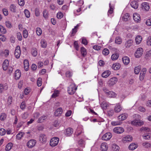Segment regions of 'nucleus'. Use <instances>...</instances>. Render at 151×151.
<instances>
[{
    "label": "nucleus",
    "instance_id": "nucleus-1",
    "mask_svg": "<svg viewBox=\"0 0 151 151\" xmlns=\"http://www.w3.org/2000/svg\"><path fill=\"white\" fill-rule=\"evenodd\" d=\"M77 89L75 84H71L68 87V92L70 94H73L74 93Z\"/></svg>",
    "mask_w": 151,
    "mask_h": 151
},
{
    "label": "nucleus",
    "instance_id": "nucleus-2",
    "mask_svg": "<svg viewBox=\"0 0 151 151\" xmlns=\"http://www.w3.org/2000/svg\"><path fill=\"white\" fill-rule=\"evenodd\" d=\"M59 139L58 137L52 138L50 140V144L52 147H54L57 145L58 143Z\"/></svg>",
    "mask_w": 151,
    "mask_h": 151
},
{
    "label": "nucleus",
    "instance_id": "nucleus-3",
    "mask_svg": "<svg viewBox=\"0 0 151 151\" xmlns=\"http://www.w3.org/2000/svg\"><path fill=\"white\" fill-rule=\"evenodd\" d=\"M132 124L136 126H141L144 124V122L142 120L139 119H136L131 122Z\"/></svg>",
    "mask_w": 151,
    "mask_h": 151
},
{
    "label": "nucleus",
    "instance_id": "nucleus-4",
    "mask_svg": "<svg viewBox=\"0 0 151 151\" xmlns=\"http://www.w3.org/2000/svg\"><path fill=\"white\" fill-rule=\"evenodd\" d=\"M143 49L142 48H139L137 49L135 54V55L136 58H139L142 55Z\"/></svg>",
    "mask_w": 151,
    "mask_h": 151
},
{
    "label": "nucleus",
    "instance_id": "nucleus-5",
    "mask_svg": "<svg viewBox=\"0 0 151 151\" xmlns=\"http://www.w3.org/2000/svg\"><path fill=\"white\" fill-rule=\"evenodd\" d=\"M21 52L20 46H17L14 52V55L16 58H19Z\"/></svg>",
    "mask_w": 151,
    "mask_h": 151
},
{
    "label": "nucleus",
    "instance_id": "nucleus-6",
    "mask_svg": "<svg viewBox=\"0 0 151 151\" xmlns=\"http://www.w3.org/2000/svg\"><path fill=\"white\" fill-rule=\"evenodd\" d=\"M113 131L114 132L117 134H121L124 131V129L123 128L120 127H117L114 128Z\"/></svg>",
    "mask_w": 151,
    "mask_h": 151
},
{
    "label": "nucleus",
    "instance_id": "nucleus-7",
    "mask_svg": "<svg viewBox=\"0 0 151 151\" xmlns=\"http://www.w3.org/2000/svg\"><path fill=\"white\" fill-rule=\"evenodd\" d=\"M36 141L34 139L29 140L27 143V146L30 148L33 147L36 144Z\"/></svg>",
    "mask_w": 151,
    "mask_h": 151
},
{
    "label": "nucleus",
    "instance_id": "nucleus-8",
    "mask_svg": "<svg viewBox=\"0 0 151 151\" xmlns=\"http://www.w3.org/2000/svg\"><path fill=\"white\" fill-rule=\"evenodd\" d=\"M39 141L42 143H45L47 141V137L46 135L44 134H40L39 137Z\"/></svg>",
    "mask_w": 151,
    "mask_h": 151
},
{
    "label": "nucleus",
    "instance_id": "nucleus-9",
    "mask_svg": "<svg viewBox=\"0 0 151 151\" xmlns=\"http://www.w3.org/2000/svg\"><path fill=\"white\" fill-rule=\"evenodd\" d=\"M111 137V134L110 132H107L102 136V139L103 140H109Z\"/></svg>",
    "mask_w": 151,
    "mask_h": 151
},
{
    "label": "nucleus",
    "instance_id": "nucleus-10",
    "mask_svg": "<svg viewBox=\"0 0 151 151\" xmlns=\"http://www.w3.org/2000/svg\"><path fill=\"white\" fill-rule=\"evenodd\" d=\"M141 8L143 11H148L150 9L149 4L147 3H143L141 5Z\"/></svg>",
    "mask_w": 151,
    "mask_h": 151
},
{
    "label": "nucleus",
    "instance_id": "nucleus-11",
    "mask_svg": "<svg viewBox=\"0 0 151 151\" xmlns=\"http://www.w3.org/2000/svg\"><path fill=\"white\" fill-rule=\"evenodd\" d=\"M132 137L130 135H127L124 137L122 139V141L124 143L130 142L132 140Z\"/></svg>",
    "mask_w": 151,
    "mask_h": 151
},
{
    "label": "nucleus",
    "instance_id": "nucleus-12",
    "mask_svg": "<svg viewBox=\"0 0 151 151\" xmlns=\"http://www.w3.org/2000/svg\"><path fill=\"white\" fill-rule=\"evenodd\" d=\"M117 81V78L116 77H113L111 78L108 81V84L112 86L116 83Z\"/></svg>",
    "mask_w": 151,
    "mask_h": 151
},
{
    "label": "nucleus",
    "instance_id": "nucleus-13",
    "mask_svg": "<svg viewBox=\"0 0 151 151\" xmlns=\"http://www.w3.org/2000/svg\"><path fill=\"white\" fill-rule=\"evenodd\" d=\"M133 18L134 20L136 22H139L140 21V16L139 14L137 13H134L133 14Z\"/></svg>",
    "mask_w": 151,
    "mask_h": 151
},
{
    "label": "nucleus",
    "instance_id": "nucleus-14",
    "mask_svg": "<svg viewBox=\"0 0 151 151\" xmlns=\"http://www.w3.org/2000/svg\"><path fill=\"white\" fill-rule=\"evenodd\" d=\"M133 44V41L132 40L129 39L127 40L125 44V46L126 48H129L132 46Z\"/></svg>",
    "mask_w": 151,
    "mask_h": 151
},
{
    "label": "nucleus",
    "instance_id": "nucleus-15",
    "mask_svg": "<svg viewBox=\"0 0 151 151\" xmlns=\"http://www.w3.org/2000/svg\"><path fill=\"white\" fill-rule=\"evenodd\" d=\"M122 61L124 64L127 65L129 64L130 62V59L127 56H124L122 58Z\"/></svg>",
    "mask_w": 151,
    "mask_h": 151
},
{
    "label": "nucleus",
    "instance_id": "nucleus-16",
    "mask_svg": "<svg viewBox=\"0 0 151 151\" xmlns=\"http://www.w3.org/2000/svg\"><path fill=\"white\" fill-rule=\"evenodd\" d=\"M9 61L7 60H5L3 63V68L4 70H6L8 68Z\"/></svg>",
    "mask_w": 151,
    "mask_h": 151
},
{
    "label": "nucleus",
    "instance_id": "nucleus-17",
    "mask_svg": "<svg viewBox=\"0 0 151 151\" xmlns=\"http://www.w3.org/2000/svg\"><path fill=\"white\" fill-rule=\"evenodd\" d=\"M127 114L124 113L123 114L118 116V120L119 121H123L127 118Z\"/></svg>",
    "mask_w": 151,
    "mask_h": 151
},
{
    "label": "nucleus",
    "instance_id": "nucleus-18",
    "mask_svg": "<svg viewBox=\"0 0 151 151\" xmlns=\"http://www.w3.org/2000/svg\"><path fill=\"white\" fill-rule=\"evenodd\" d=\"M73 133V129L70 128H68L66 129L65 134L67 136L71 135Z\"/></svg>",
    "mask_w": 151,
    "mask_h": 151
},
{
    "label": "nucleus",
    "instance_id": "nucleus-19",
    "mask_svg": "<svg viewBox=\"0 0 151 151\" xmlns=\"http://www.w3.org/2000/svg\"><path fill=\"white\" fill-rule=\"evenodd\" d=\"M122 109V108L119 104H117L114 108V111L115 112L118 113Z\"/></svg>",
    "mask_w": 151,
    "mask_h": 151
},
{
    "label": "nucleus",
    "instance_id": "nucleus-20",
    "mask_svg": "<svg viewBox=\"0 0 151 151\" xmlns=\"http://www.w3.org/2000/svg\"><path fill=\"white\" fill-rule=\"evenodd\" d=\"M62 108H59L54 113V114L55 116H58L62 113Z\"/></svg>",
    "mask_w": 151,
    "mask_h": 151
},
{
    "label": "nucleus",
    "instance_id": "nucleus-21",
    "mask_svg": "<svg viewBox=\"0 0 151 151\" xmlns=\"http://www.w3.org/2000/svg\"><path fill=\"white\" fill-rule=\"evenodd\" d=\"M21 76V73L20 70H17L15 72L14 77L15 79H19Z\"/></svg>",
    "mask_w": 151,
    "mask_h": 151
},
{
    "label": "nucleus",
    "instance_id": "nucleus-22",
    "mask_svg": "<svg viewBox=\"0 0 151 151\" xmlns=\"http://www.w3.org/2000/svg\"><path fill=\"white\" fill-rule=\"evenodd\" d=\"M24 68L26 71L28 70L29 68V63L28 61L27 60H25L24 61Z\"/></svg>",
    "mask_w": 151,
    "mask_h": 151
},
{
    "label": "nucleus",
    "instance_id": "nucleus-23",
    "mask_svg": "<svg viewBox=\"0 0 151 151\" xmlns=\"http://www.w3.org/2000/svg\"><path fill=\"white\" fill-rule=\"evenodd\" d=\"M121 65L119 63H116L113 65L112 68L115 70H117L119 69Z\"/></svg>",
    "mask_w": 151,
    "mask_h": 151
},
{
    "label": "nucleus",
    "instance_id": "nucleus-24",
    "mask_svg": "<svg viewBox=\"0 0 151 151\" xmlns=\"http://www.w3.org/2000/svg\"><path fill=\"white\" fill-rule=\"evenodd\" d=\"M101 150L102 151H106L108 148L107 144L105 143H103L101 145Z\"/></svg>",
    "mask_w": 151,
    "mask_h": 151
},
{
    "label": "nucleus",
    "instance_id": "nucleus-25",
    "mask_svg": "<svg viewBox=\"0 0 151 151\" xmlns=\"http://www.w3.org/2000/svg\"><path fill=\"white\" fill-rule=\"evenodd\" d=\"M111 73V72L109 70L105 71L102 73V76L105 78H107L110 75Z\"/></svg>",
    "mask_w": 151,
    "mask_h": 151
},
{
    "label": "nucleus",
    "instance_id": "nucleus-26",
    "mask_svg": "<svg viewBox=\"0 0 151 151\" xmlns=\"http://www.w3.org/2000/svg\"><path fill=\"white\" fill-rule=\"evenodd\" d=\"M130 4L131 6L134 9H137L138 7V4L136 1H134L132 2Z\"/></svg>",
    "mask_w": 151,
    "mask_h": 151
},
{
    "label": "nucleus",
    "instance_id": "nucleus-27",
    "mask_svg": "<svg viewBox=\"0 0 151 151\" xmlns=\"http://www.w3.org/2000/svg\"><path fill=\"white\" fill-rule=\"evenodd\" d=\"M137 147V145L134 143H132L130 144L129 147V149L131 150H134Z\"/></svg>",
    "mask_w": 151,
    "mask_h": 151
},
{
    "label": "nucleus",
    "instance_id": "nucleus-28",
    "mask_svg": "<svg viewBox=\"0 0 151 151\" xmlns=\"http://www.w3.org/2000/svg\"><path fill=\"white\" fill-rule=\"evenodd\" d=\"M142 37L140 36H137L135 38L136 42L137 44H139L141 42Z\"/></svg>",
    "mask_w": 151,
    "mask_h": 151
},
{
    "label": "nucleus",
    "instance_id": "nucleus-29",
    "mask_svg": "<svg viewBox=\"0 0 151 151\" xmlns=\"http://www.w3.org/2000/svg\"><path fill=\"white\" fill-rule=\"evenodd\" d=\"M79 25L78 24L76 26H75L74 28L73 29H72V31L71 32V36H74V35L76 33V32H77V29L79 27Z\"/></svg>",
    "mask_w": 151,
    "mask_h": 151
},
{
    "label": "nucleus",
    "instance_id": "nucleus-30",
    "mask_svg": "<svg viewBox=\"0 0 151 151\" xmlns=\"http://www.w3.org/2000/svg\"><path fill=\"white\" fill-rule=\"evenodd\" d=\"M9 9L10 11L13 12H16V6L13 4H12L10 6Z\"/></svg>",
    "mask_w": 151,
    "mask_h": 151
},
{
    "label": "nucleus",
    "instance_id": "nucleus-31",
    "mask_svg": "<svg viewBox=\"0 0 151 151\" xmlns=\"http://www.w3.org/2000/svg\"><path fill=\"white\" fill-rule=\"evenodd\" d=\"M47 118V117L46 116H42L40 117L38 119L37 122L38 123L42 122Z\"/></svg>",
    "mask_w": 151,
    "mask_h": 151
},
{
    "label": "nucleus",
    "instance_id": "nucleus-32",
    "mask_svg": "<svg viewBox=\"0 0 151 151\" xmlns=\"http://www.w3.org/2000/svg\"><path fill=\"white\" fill-rule=\"evenodd\" d=\"M81 52L82 55L84 57L86 54V50L83 47H82L81 49Z\"/></svg>",
    "mask_w": 151,
    "mask_h": 151
},
{
    "label": "nucleus",
    "instance_id": "nucleus-33",
    "mask_svg": "<svg viewBox=\"0 0 151 151\" xmlns=\"http://www.w3.org/2000/svg\"><path fill=\"white\" fill-rule=\"evenodd\" d=\"M140 131L141 132H147L150 131V129L149 128L147 127H142L140 129Z\"/></svg>",
    "mask_w": 151,
    "mask_h": 151
},
{
    "label": "nucleus",
    "instance_id": "nucleus-34",
    "mask_svg": "<svg viewBox=\"0 0 151 151\" xmlns=\"http://www.w3.org/2000/svg\"><path fill=\"white\" fill-rule=\"evenodd\" d=\"M141 67L140 66L136 67L134 69V72L136 74H138L140 71Z\"/></svg>",
    "mask_w": 151,
    "mask_h": 151
},
{
    "label": "nucleus",
    "instance_id": "nucleus-35",
    "mask_svg": "<svg viewBox=\"0 0 151 151\" xmlns=\"http://www.w3.org/2000/svg\"><path fill=\"white\" fill-rule=\"evenodd\" d=\"M13 146V144L12 143H9L7 144L5 150L6 151L10 150Z\"/></svg>",
    "mask_w": 151,
    "mask_h": 151
},
{
    "label": "nucleus",
    "instance_id": "nucleus-36",
    "mask_svg": "<svg viewBox=\"0 0 151 151\" xmlns=\"http://www.w3.org/2000/svg\"><path fill=\"white\" fill-rule=\"evenodd\" d=\"M129 17V14L127 13H126L122 17V19L124 21H127L128 20Z\"/></svg>",
    "mask_w": 151,
    "mask_h": 151
},
{
    "label": "nucleus",
    "instance_id": "nucleus-37",
    "mask_svg": "<svg viewBox=\"0 0 151 151\" xmlns=\"http://www.w3.org/2000/svg\"><path fill=\"white\" fill-rule=\"evenodd\" d=\"M24 133L23 132H21L18 133L16 136V138L19 140L20 139L23 137Z\"/></svg>",
    "mask_w": 151,
    "mask_h": 151
},
{
    "label": "nucleus",
    "instance_id": "nucleus-38",
    "mask_svg": "<svg viewBox=\"0 0 151 151\" xmlns=\"http://www.w3.org/2000/svg\"><path fill=\"white\" fill-rule=\"evenodd\" d=\"M122 42V40L121 38L118 37H116L115 39V42L116 44H120Z\"/></svg>",
    "mask_w": 151,
    "mask_h": 151
},
{
    "label": "nucleus",
    "instance_id": "nucleus-39",
    "mask_svg": "<svg viewBox=\"0 0 151 151\" xmlns=\"http://www.w3.org/2000/svg\"><path fill=\"white\" fill-rule=\"evenodd\" d=\"M109 97H114L115 96V93L112 91H109L106 95Z\"/></svg>",
    "mask_w": 151,
    "mask_h": 151
},
{
    "label": "nucleus",
    "instance_id": "nucleus-40",
    "mask_svg": "<svg viewBox=\"0 0 151 151\" xmlns=\"http://www.w3.org/2000/svg\"><path fill=\"white\" fill-rule=\"evenodd\" d=\"M119 147L115 144H114L112 146V149L115 151H118L119 150Z\"/></svg>",
    "mask_w": 151,
    "mask_h": 151
},
{
    "label": "nucleus",
    "instance_id": "nucleus-41",
    "mask_svg": "<svg viewBox=\"0 0 151 151\" xmlns=\"http://www.w3.org/2000/svg\"><path fill=\"white\" fill-rule=\"evenodd\" d=\"M142 145L145 148H150L151 146V144L147 142L143 143Z\"/></svg>",
    "mask_w": 151,
    "mask_h": 151
},
{
    "label": "nucleus",
    "instance_id": "nucleus-42",
    "mask_svg": "<svg viewBox=\"0 0 151 151\" xmlns=\"http://www.w3.org/2000/svg\"><path fill=\"white\" fill-rule=\"evenodd\" d=\"M119 57V54L117 53L113 54L111 56V59L112 60H115L118 59Z\"/></svg>",
    "mask_w": 151,
    "mask_h": 151
},
{
    "label": "nucleus",
    "instance_id": "nucleus-43",
    "mask_svg": "<svg viewBox=\"0 0 151 151\" xmlns=\"http://www.w3.org/2000/svg\"><path fill=\"white\" fill-rule=\"evenodd\" d=\"M32 55L34 57H35L37 54V52L36 48L32 49L31 51Z\"/></svg>",
    "mask_w": 151,
    "mask_h": 151
},
{
    "label": "nucleus",
    "instance_id": "nucleus-44",
    "mask_svg": "<svg viewBox=\"0 0 151 151\" xmlns=\"http://www.w3.org/2000/svg\"><path fill=\"white\" fill-rule=\"evenodd\" d=\"M59 91L58 90H55L54 91V93L52 96V98H55L58 96L59 94Z\"/></svg>",
    "mask_w": 151,
    "mask_h": 151
},
{
    "label": "nucleus",
    "instance_id": "nucleus-45",
    "mask_svg": "<svg viewBox=\"0 0 151 151\" xmlns=\"http://www.w3.org/2000/svg\"><path fill=\"white\" fill-rule=\"evenodd\" d=\"M6 115L4 113H2L0 116V119L1 121L4 120L6 118Z\"/></svg>",
    "mask_w": 151,
    "mask_h": 151
},
{
    "label": "nucleus",
    "instance_id": "nucleus-46",
    "mask_svg": "<svg viewBox=\"0 0 151 151\" xmlns=\"http://www.w3.org/2000/svg\"><path fill=\"white\" fill-rule=\"evenodd\" d=\"M41 44L42 47L43 48H45L47 46L46 41L44 40H41Z\"/></svg>",
    "mask_w": 151,
    "mask_h": 151
},
{
    "label": "nucleus",
    "instance_id": "nucleus-47",
    "mask_svg": "<svg viewBox=\"0 0 151 151\" xmlns=\"http://www.w3.org/2000/svg\"><path fill=\"white\" fill-rule=\"evenodd\" d=\"M0 31L3 34H5L6 32V30L5 28L1 25H0Z\"/></svg>",
    "mask_w": 151,
    "mask_h": 151
},
{
    "label": "nucleus",
    "instance_id": "nucleus-48",
    "mask_svg": "<svg viewBox=\"0 0 151 151\" xmlns=\"http://www.w3.org/2000/svg\"><path fill=\"white\" fill-rule=\"evenodd\" d=\"M8 87L7 86H4L3 85L0 84V93H1L2 92L4 89H7Z\"/></svg>",
    "mask_w": 151,
    "mask_h": 151
},
{
    "label": "nucleus",
    "instance_id": "nucleus-49",
    "mask_svg": "<svg viewBox=\"0 0 151 151\" xmlns=\"http://www.w3.org/2000/svg\"><path fill=\"white\" fill-rule=\"evenodd\" d=\"M102 53L104 55H107L109 54V51L107 49L105 48L103 50Z\"/></svg>",
    "mask_w": 151,
    "mask_h": 151
},
{
    "label": "nucleus",
    "instance_id": "nucleus-50",
    "mask_svg": "<svg viewBox=\"0 0 151 151\" xmlns=\"http://www.w3.org/2000/svg\"><path fill=\"white\" fill-rule=\"evenodd\" d=\"M36 32L37 35H40L42 33L41 29L40 28H37L36 30Z\"/></svg>",
    "mask_w": 151,
    "mask_h": 151
},
{
    "label": "nucleus",
    "instance_id": "nucleus-51",
    "mask_svg": "<svg viewBox=\"0 0 151 151\" xmlns=\"http://www.w3.org/2000/svg\"><path fill=\"white\" fill-rule=\"evenodd\" d=\"M147 44L148 46H151V37L149 36L147 39Z\"/></svg>",
    "mask_w": 151,
    "mask_h": 151
},
{
    "label": "nucleus",
    "instance_id": "nucleus-52",
    "mask_svg": "<svg viewBox=\"0 0 151 151\" xmlns=\"http://www.w3.org/2000/svg\"><path fill=\"white\" fill-rule=\"evenodd\" d=\"M63 14L61 12H59L57 13V17L58 19H61L63 17Z\"/></svg>",
    "mask_w": 151,
    "mask_h": 151
},
{
    "label": "nucleus",
    "instance_id": "nucleus-53",
    "mask_svg": "<svg viewBox=\"0 0 151 151\" xmlns=\"http://www.w3.org/2000/svg\"><path fill=\"white\" fill-rule=\"evenodd\" d=\"M35 15L37 17L39 16L40 12L39 9L38 8H36L35 9Z\"/></svg>",
    "mask_w": 151,
    "mask_h": 151
},
{
    "label": "nucleus",
    "instance_id": "nucleus-54",
    "mask_svg": "<svg viewBox=\"0 0 151 151\" xmlns=\"http://www.w3.org/2000/svg\"><path fill=\"white\" fill-rule=\"evenodd\" d=\"M37 84L38 86H40L42 85V78H39L37 80Z\"/></svg>",
    "mask_w": 151,
    "mask_h": 151
},
{
    "label": "nucleus",
    "instance_id": "nucleus-55",
    "mask_svg": "<svg viewBox=\"0 0 151 151\" xmlns=\"http://www.w3.org/2000/svg\"><path fill=\"white\" fill-rule=\"evenodd\" d=\"M24 14L26 17L27 18H29L30 17V14L29 12L27 9H25L24 10Z\"/></svg>",
    "mask_w": 151,
    "mask_h": 151
},
{
    "label": "nucleus",
    "instance_id": "nucleus-56",
    "mask_svg": "<svg viewBox=\"0 0 151 151\" xmlns=\"http://www.w3.org/2000/svg\"><path fill=\"white\" fill-rule=\"evenodd\" d=\"M48 12L46 10H44L43 12V16L44 18H46L48 17Z\"/></svg>",
    "mask_w": 151,
    "mask_h": 151
},
{
    "label": "nucleus",
    "instance_id": "nucleus-57",
    "mask_svg": "<svg viewBox=\"0 0 151 151\" xmlns=\"http://www.w3.org/2000/svg\"><path fill=\"white\" fill-rule=\"evenodd\" d=\"M121 123L120 122L113 121L111 122V124L113 125H120Z\"/></svg>",
    "mask_w": 151,
    "mask_h": 151
},
{
    "label": "nucleus",
    "instance_id": "nucleus-58",
    "mask_svg": "<svg viewBox=\"0 0 151 151\" xmlns=\"http://www.w3.org/2000/svg\"><path fill=\"white\" fill-rule=\"evenodd\" d=\"M6 27L9 28H11L12 27L11 23L9 21L6 22Z\"/></svg>",
    "mask_w": 151,
    "mask_h": 151
},
{
    "label": "nucleus",
    "instance_id": "nucleus-59",
    "mask_svg": "<svg viewBox=\"0 0 151 151\" xmlns=\"http://www.w3.org/2000/svg\"><path fill=\"white\" fill-rule=\"evenodd\" d=\"M6 130L4 129H0V134L3 136L6 133Z\"/></svg>",
    "mask_w": 151,
    "mask_h": 151
},
{
    "label": "nucleus",
    "instance_id": "nucleus-60",
    "mask_svg": "<svg viewBox=\"0 0 151 151\" xmlns=\"http://www.w3.org/2000/svg\"><path fill=\"white\" fill-rule=\"evenodd\" d=\"M145 74L144 73L140 72V74L139 79L141 81L143 80L145 76Z\"/></svg>",
    "mask_w": 151,
    "mask_h": 151
},
{
    "label": "nucleus",
    "instance_id": "nucleus-61",
    "mask_svg": "<svg viewBox=\"0 0 151 151\" xmlns=\"http://www.w3.org/2000/svg\"><path fill=\"white\" fill-rule=\"evenodd\" d=\"M28 36V32L27 30L23 31V36L25 38H26Z\"/></svg>",
    "mask_w": 151,
    "mask_h": 151
},
{
    "label": "nucleus",
    "instance_id": "nucleus-62",
    "mask_svg": "<svg viewBox=\"0 0 151 151\" xmlns=\"http://www.w3.org/2000/svg\"><path fill=\"white\" fill-rule=\"evenodd\" d=\"M17 36L19 40L21 41L22 40V36L20 32H18L17 33Z\"/></svg>",
    "mask_w": 151,
    "mask_h": 151
},
{
    "label": "nucleus",
    "instance_id": "nucleus-63",
    "mask_svg": "<svg viewBox=\"0 0 151 151\" xmlns=\"http://www.w3.org/2000/svg\"><path fill=\"white\" fill-rule=\"evenodd\" d=\"M19 4L21 6H23L24 5V0H18Z\"/></svg>",
    "mask_w": 151,
    "mask_h": 151
},
{
    "label": "nucleus",
    "instance_id": "nucleus-64",
    "mask_svg": "<svg viewBox=\"0 0 151 151\" xmlns=\"http://www.w3.org/2000/svg\"><path fill=\"white\" fill-rule=\"evenodd\" d=\"M146 24L149 26L151 25V19H148L146 22Z\"/></svg>",
    "mask_w": 151,
    "mask_h": 151
}]
</instances>
